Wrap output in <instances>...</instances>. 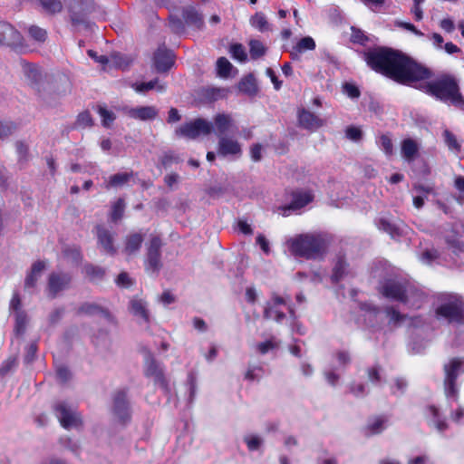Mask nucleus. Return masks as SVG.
<instances>
[{
	"mask_svg": "<svg viewBox=\"0 0 464 464\" xmlns=\"http://www.w3.org/2000/svg\"><path fill=\"white\" fill-rule=\"evenodd\" d=\"M364 61L375 72L400 83L415 86L442 102L464 106V98L452 76L442 75L430 82H422L431 76L430 70L400 52L387 47L370 49L364 53Z\"/></svg>",
	"mask_w": 464,
	"mask_h": 464,
	"instance_id": "1",
	"label": "nucleus"
},
{
	"mask_svg": "<svg viewBox=\"0 0 464 464\" xmlns=\"http://www.w3.org/2000/svg\"><path fill=\"white\" fill-rule=\"evenodd\" d=\"M382 294L390 299L408 304L411 307L420 308L425 296L410 284L399 280L391 279L384 283Z\"/></svg>",
	"mask_w": 464,
	"mask_h": 464,
	"instance_id": "2",
	"label": "nucleus"
},
{
	"mask_svg": "<svg viewBox=\"0 0 464 464\" xmlns=\"http://www.w3.org/2000/svg\"><path fill=\"white\" fill-rule=\"evenodd\" d=\"M290 251L297 256L316 258L325 248V242L319 235H299L287 241Z\"/></svg>",
	"mask_w": 464,
	"mask_h": 464,
	"instance_id": "3",
	"label": "nucleus"
},
{
	"mask_svg": "<svg viewBox=\"0 0 464 464\" xmlns=\"http://www.w3.org/2000/svg\"><path fill=\"white\" fill-rule=\"evenodd\" d=\"M439 302L435 309L438 320H442L449 324L464 323V308L461 302L456 296L443 295L440 297Z\"/></svg>",
	"mask_w": 464,
	"mask_h": 464,
	"instance_id": "4",
	"label": "nucleus"
},
{
	"mask_svg": "<svg viewBox=\"0 0 464 464\" xmlns=\"http://www.w3.org/2000/svg\"><path fill=\"white\" fill-rule=\"evenodd\" d=\"M53 409L63 428L70 430L82 425V417L73 405L65 401H58L53 404Z\"/></svg>",
	"mask_w": 464,
	"mask_h": 464,
	"instance_id": "5",
	"label": "nucleus"
},
{
	"mask_svg": "<svg viewBox=\"0 0 464 464\" xmlns=\"http://www.w3.org/2000/svg\"><path fill=\"white\" fill-rule=\"evenodd\" d=\"M213 131L212 122L198 118L192 121L182 124L176 130V135L195 140L200 135H208Z\"/></svg>",
	"mask_w": 464,
	"mask_h": 464,
	"instance_id": "6",
	"label": "nucleus"
},
{
	"mask_svg": "<svg viewBox=\"0 0 464 464\" xmlns=\"http://www.w3.org/2000/svg\"><path fill=\"white\" fill-rule=\"evenodd\" d=\"M162 242L159 237H152L147 246L145 267L149 273L158 274L162 266L160 248Z\"/></svg>",
	"mask_w": 464,
	"mask_h": 464,
	"instance_id": "7",
	"label": "nucleus"
},
{
	"mask_svg": "<svg viewBox=\"0 0 464 464\" xmlns=\"http://www.w3.org/2000/svg\"><path fill=\"white\" fill-rule=\"evenodd\" d=\"M73 25L84 24L86 16L93 7L92 0H65Z\"/></svg>",
	"mask_w": 464,
	"mask_h": 464,
	"instance_id": "8",
	"label": "nucleus"
},
{
	"mask_svg": "<svg viewBox=\"0 0 464 464\" xmlns=\"http://www.w3.org/2000/svg\"><path fill=\"white\" fill-rule=\"evenodd\" d=\"M217 153L223 158L237 160L243 153L242 145L231 136H220L218 141Z\"/></svg>",
	"mask_w": 464,
	"mask_h": 464,
	"instance_id": "9",
	"label": "nucleus"
},
{
	"mask_svg": "<svg viewBox=\"0 0 464 464\" xmlns=\"http://www.w3.org/2000/svg\"><path fill=\"white\" fill-rule=\"evenodd\" d=\"M72 282V276L66 272H52L48 276L47 295L55 298L61 292L67 290Z\"/></svg>",
	"mask_w": 464,
	"mask_h": 464,
	"instance_id": "10",
	"label": "nucleus"
},
{
	"mask_svg": "<svg viewBox=\"0 0 464 464\" xmlns=\"http://www.w3.org/2000/svg\"><path fill=\"white\" fill-rule=\"evenodd\" d=\"M464 364V361L459 358L452 359L449 364H446L445 369V393L448 398L455 397L457 395V388L455 381L458 378L460 369Z\"/></svg>",
	"mask_w": 464,
	"mask_h": 464,
	"instance_id": "11",
	"label": "nucleus"
},
{
	"mask_svg": "<svg viewBox=\"0 0 464 464\" xmlns=\"http://www.w3.org/2000/svg\"><path fill=\"white\" fill-rule=\"evenodd\" d=\"M145 375L151 378L156 386L160 387L165 392L168 391V382L164 376V371L160 363L156 362L150 353L145 355Z\"/></svg>",
	"mask_w": 464,
	"mask_h": 464,
	"instance_id": "12",
	"label": "nucleus"
},
{
	"mask_svg": "<svg viewBox=\"0 0 464 464\" xmlns=\"http://www.w3.org/2000/svg\"><path fill=\"white\" fill-rule=\"evenodd\" d=\"M285 309L289 310L290 314H293V311L287 306L285 299L278 295H275L266 304L264 311V317L281 323L285 317Z\"/></svg>",
	"mask_w": 464,
	"mask_h": 464,
	"instance_id": "13",
	"label": "nucleus"
},
{
	"mask_svg": "<svg viewBox=\"0 0 464 464\" xmlns=\"http://www.w3.org/2000/svg\"><path fill=\"white\" fill-rule=\"evenodd\" d=\"M10 310L12 314L14 316V334L16 336H22L24 334L26 330L28 316L21 308V300L17 293H14L11 299Z\"/></svg>",
	"mask_w": 464,
	"mask_h": 464,
	"instance_id": "14",
	"label": "nucleus"
},
{
	"mask_svg": "<svg viewBox=\"0 0 464 464\" xmlns=\"http://www.w3.org/2000/svg\"><path fill=\"white\" fill-rule=\"evenodd\" d=\"M21 44V34L10 24L0 22V45L17 47Z\"/></svg>",
	"mask_w": 464,
	"mask_h": 464,
	"instance_id": "15",
	"label": "nucleus"
},
{
	"mask_svg": "<svg viewBox=\"0 0 464 464\" xmlns=\"http://www.w3.org/2000/svg\"><path fill=\"white\" fill-rule=\"evenodd\" d=\"M129 310L137 319L139 324H149L150 322V314L148 309V303L141 297L134 296L130 301Z\"/></svg>",
	"mask_w": 464,
	"mask_h": 464,
	"instance_id": "16",
	"label": "nucleus"
},
{
	"mask_svg": "<svg viewBox=\"0 0 464 464\" xmlns=\"http://www.w3.org/2000/svg\"><path fill=\"white\" fill-rule=\"evenodd\" d=\"M96 234L98 245L102 250L110 256H115L117 254V247L114 245L115 233L102 226H97Z\"/></svg>",
	"mask_w": 464,
	"mask_h": 464,
	"instance_id": "17",
	"label": "nucleus"
},
{
	"mask_svg": "<svg viewBox=\"0 0 464 464\" xmlns=\"http://www.w3.org/2000/svg\"><path fill=\"white\" fill-rule=\"evenodd\" d=\"M153 63L158 72H165L174 64V54L170 50L160 47L154 53Z\"/></svg>",
	"mask_w": 464,
	"mask_h": 464,
	"instance_id": "18",
	"label": "nucleus"
},
{
	"mask_svg": "<svg viewBox=\"0 0 464 464\" xmlns=\"http://www.w3.org/2000/svg\"><path fill=\"white\" fill-rule=\"evenodd\" d=\"M297 118L299 126L309 130H315L324 124V120L304 108L298 111Z\"/></svg>",
	"mask_w": 464,
	"mask_h": 464,
	"instance_id": "19",
	"label": "nucleus"
},
{
	"mask_svg": "<svg viewBox=\"0 0 464 464\" xmlns=\"http://www.w3.org/2000/svg\"><path fill=\"white\" fill-rule=\"evenodd\" d=\"M389 426V419L385 416H374L370 418L363 427V434L366 437L379 435Z\"/></svg>",
	"mask_w": 464,
	"mask_h": 464,
	"instance_id": "20",
	"label": "nucleus"
},
{
	"mask_svg": "<svg viewBox=\"0 0 464 464\" xmlns=\"http://www.w3.org/2000/svg\"><path fill=\"white\" fill-rule=\"evenodd\" d=\"M113 412L122 422L130 419V408L125 392L120 391L115 394L113 399Z\"/></svg>",
	"mask_w": 464,
	"mask_h": 464,
	"instance_id": "21",
	"label": "nucleus"
},
{
	"mask_svg": "<svg viewBox=\"0 0 464 464\" xmlns=\"http://www.w3.org/2000/svg\"><path fill=\"white\" fill-rule=\"evenodd\" d=\"M127 116L131 119L140 121H151L154 120L159 113V111L154 106H139L135 108H126L124 110Z\"/></svg>",
	"mask_w": 464,
	"mask_h": 464,
	"instance_id": "22",
	"label": "nucleus"
},
{
	"mask_svg": "<svg viewBox=\"0 0 464 464\" xmlns=\"http://www.w3.org/2000/svg\"><path fill=\"white\" fill-rule=\"evenodd\" d=\"M314 199V195L309 190H296L292 194V200L290 204L284 208V215H287V210H298Z\"/></svg>",
	"mask_w": 464,
	"mask_h": 464,
	"instance_id": "23",
	"label": "nucleus"
},
{
	"mask_svg": "<svg viewBox=\"0 0 464 464\" xmlns=\"http://www.w3.org/2000/svg\"><path fill=\"white\" fill-rule=\"evenodd\" d=\"M213 130L218 138L227 136V132L233 130L234 121L231 115L227 113H218L214 119Z\"/></svg>",
	"mask_w": 464,
	"mask_h": 464,
	"instance_id": "24",
	"label": "nucleus"
},
{
	"mask_svg": "<svg viewBox=\"0 0 464 464\" xmlns=\"http://www.w3.org/2000/svg\"><path fill=\"white\" fill-rule=\"evenodd\" d=\"M45 269V263L44 261H36L32 265L31 270L27 274L24 280V289L32 292L35 288L38 280L40 279L44 270Z\"/></svg>",
	"mask_w": 464,
	"mask_h": 464,
	"instance_id": "25",
	"label": "nucleus"
},
{
	"mask_svg": "<svg viewBox=\"0 0 464 464\" xmlns=\"http://www.w3.org/2000/svg\"><path fill=\"white\" fill-rule=\"evenodd\" d=\"M419 260L422 264L428 266H431L434 264L443 265L444 263L448 262L446 256L438 249L435 248L425 249L421 254H420Z\"/></svg>",
	"mask_w": 464,
	"mask_h": 464,
	"instance_id": "26",
	"label": "nucleus"
},
{
	"mask_svg": "<svg viewBox=\"0 0 464 464\" xmlns=\"http://www.w3.org/2000/svg\"><path fill=\"white\" fill-rule=\"evenodd\" d=\"M143 236L140 233H132L126 237L123 253L128 256L136 255L143 242Z\"/></svg>",
	"mask_w": 464,
	"mask_h": 464,
	"instance_id": "27",
	"label": "nucleus"
},
{
	"mask_svg": "<svg viewBox=\"0 0 464 464\" xmlns=\"http://www.w3.org/2000/svg\"><path fill=\"white\" fill-rule=\"evenodd\" d=\"M23 73L30 84H36L41 79V72L37 65L21 61Z\"/></svg>",
	"mask_w": 464,
	"mask_h": 464,
	"instance_id": "28",
	"label": "nucleus"
},
{
	"mask_svg": "<svg viewBox=\"0 0 464 464\" xmlns=\"http://www.w3.org/2000/svg\"><path fill=\"white\" fill-rule=\"evenodd\" d=\"M427 417L430 425H433L438 431L443 432L447 430L448 424L445 419L440 414L439 410L435 406H429L427 409Z\"/></svg>",
	"mask_w": 464,
	"mask_h": 464,
	"instance_id": "29",
	"label": "nucleus"
},
{
	"mask_svg": "<svg viewBox=\"0 0 464 464\" xmlns=\"http://www.w3.org/2000/svg\"><path fill=\"white\" fill-rule=\"evenodd\" d=\"M132 88L135 92L143 93L150 90H156L158 92H164L166 91V84L160 81L159 78H155L147 82H136L132 84Z\"/></svg>",
	"mask_w": 464,
	"mask_h": 464,
	"instance_id": "30",
	"label": "nucleus"
},
{
	"mask_svg": "<svg viewBox=\"0 0 464 464\" xmlns=\"http://www.w3.org/2000/svg\"><path fill=\"white\" fill-rule=\"evenodd\" d=\"M78 313L87 315L99 314L106 318L110 316L108 310L96 303H83L79 307Z\"/></svg>",
	"mask_w": 464,
	"mask_h": 464,
	"instance_id": "31",
	"label": "nucleus"
},
{
	"mask_svg": "<svg viewBox=\"0 0 464 464\" xmlns=\"http://www.w3.org/2000/svg\"><path fill=\"white\" fill-rule=\"evenodd\" d=\"M229 91L225 88L207 87L201 90V96L207 102H215L227 96Z\"/></svg>",
	"mask_w": 464,
	"mask_h": 464,
	"instance_id": "32",
	"label": "nucleus"
},
{
	"mask_svg": "<svg viewBox=\"0 0 464 464\" xmlns=\"http://www.w3.org/2000/svg\"><path fill=\"white\" fill-rule=\"evenodd\" d=\"M315 42L310 36L303 37L298 41L295 46H294L293 51L291 52V55L293 59H297L299 53H302L305 51H312L315 48Z\"/></svg>",
	"mask_w": 464,
	"mask_h": 464,
	"instance_id": "33",
	"label": "nucleus"
},
{
	"mask_svg": "<svg viewBox=\"0 0 464 464\" xmlns=\"http://www.w3.org/2000/svg\"><path fill=\"white\" fill-rule=\"evenodd\" d=\"M183 18L188 25L200 28L203 25V18L201 14L192 6H188L183 10Z\"/></svg>",
	"mask_w": 464,
	"mask_h": 464,
	"instance_id": "34",
	"label": "nucleus"
},
{
	"mask_svg": "<svg viewBox=\"0 0 464 464\" xmlns=\"http://www.w3.org/2000/svg\"><path fill=\"white\" fill-rule=\"evenodd\" d=\"M40 6L43 9V12L54 15L60 14L63 9V5L62 0H37Z\"/></svg>",
	"mask_w": 464,
	"mask_h": 464,
	"instance_id": "35",
	"label": "nucleus"
},
{
	"mask_svg": "<svg viewBox=\"0 0 464 464\" xmlns=\"http://www.w3.org/2000/svg\"><path fill=\"white\" fill-rule=\"evenodd\" d=\"M418 150L417 142L411 139H406L401 143V155L407 161L413 160Z\"/></svg>",
	"mask_w": 464,
	"mask_h": 464,
	"instance_id": "36",
	"label": "nucleus"
},
{
	"mask_svg": "<svg viewBox=\"0 0 464 464\" xmlns=\"http://www.w3.org/2000/svg\"><path fill=\"white\" fill-rule=\"evenodd\" d=\"M132 177V172L117 173L110 177L108 182L105 184V188L122 187L128 183Z\"/></svg>",
	"mask_w": 464,
	"mask_h": 464,
	"instance_id": "37",
	"label": "nucleus"
},
{
	"mask_svg": "<svg viewBox=\"0 0 464 464\" xmlns=\"http://www.w3.org/2000/svg\"><path fill=\"white\" fill-rule=\"evenodd\" d=\"M249 451H258L264 445V439L262 436L255 433L246 434L243 438Z\"/></svg>",
	"mask_w": 464,
	"mask_h": 464,
	"instance_id": "38",
	"label": "nucleus"
},
{
	"mask_svg": "<svg viewBox=\"0 0 464 464\" xmlns=\"http://www.w3.org/2000/svg\"><path fill=\"white\" fill-rule=\"evenodd\" d=\"M443 138L444 142L449 148L450 150H451L454 153H459L461 150V145L457 140V137L449 130H445L443 131Z\"/></svg>",
	"mask_w": 464,
	"mask_h": 464,
	"instance_id": "39",
	"label": "nucleus"
},
{
	"mask_svg": "<svg viewBox=\"0 0 464 464\" xmlns=\"http://www.w3.org/2000/svg\"><path fill=\"white\" fill-rule=\"evenodd\" d=\"M250 24L260 32L269 30V24L263 13H256L250 18Z\"/></svg>",
	"mask_w": 464,
	"mask_h": 464,
	"instance_id": "40",
	"label": "nucleus"
},
{
	"mask_svg": "<svg viewBox=\"0 0 464 464\" xmlns=\"http://www.w3.org/2000/svg\"><path fill=\"white\" fill-rule=\"evenodd\" d=\"M233 68V65L230 62L225 58L220 57L217 61V71L218 74L222 78H227L230 75V72Z\"/></svg>",
	"mask_w": 464,
	"mask_h": 464,
	"instance_id": "41",
	"label": "nucleus"
},
{
	"mask_svg": "<svg viewBox=\"0 0 464 464\" xmlns=\"http://www.w3.org/2000/svg\"><path fill=\"white\" fill-rule=\"evenodd\" d=\"M124 209H125V202L122 198H119L111 206V221L117 222L118 220H120L123 216Z\"/></svg>",
	"mask_w": 464,
	"mask_h": 464,
	"instance_id": "42",
	"label": "nucleus"
},
{
	"mask_svg": "<svg viewBox=\"0 0 464 464\" xmlns=\"http://www.w3.org/2000/svg\"><path fill=\"white\" fill-rule=\"evenodd\" d=\"M378 228L387 234L392 238H395L400 235L398 227L387 219L381 218L377 223Z\"/></svg>",
	"mask_w": 464,
	"mask_h": 464,
	"instance_id": "43",
	"label": "nucleus"
},
{
	"mask_svg": "<svg viewBox=\"0 0 464 464\" xmlns=\"http://www.w3.org/2000/svg\"><path fill=\"white\" fill-rule=\"evenodd\" d=\"M239 91L244 93H254L256 92L255 79L252 75L243 78L238 84Z\"/></svg>",
	"mask_w": 464,
	"mask_h": 464,
	"instance_id": "44",
	"label": "nucleus"
},
{
	"mask_svg": "<svg viewBox=\"0 0 464 464\" xmlns=\"http://www.w3.org/2000/svg\"><path fill=\"white\" fill-rule=\"evenodd\" d=\"M249 52L252 59H257L266 53V47L258 40H251L249 42Z\"/></svg>",
	"mask_w": 464,
	"mask_h": 464,
	"instance_id": "45",
	"label": "nucleus"
},
{
	"mask_svg": "<svg viewBox=\"0 0 464 464\" xmlns=\"http://www.w3.org/2000/svg\"><path fill=\"white\" fill-rule=\"evenodd\" d=\"M98 112L102 118V125L106 128H109L116 119L114 112L107 110L105 106L100 105Z\"/></svg>",
	"mask_w": 464,
	"mask_h": 464,
	"instance_id": "46",
	"label": "nucleus"
},
{
	"mask_svg": "<svg viewBox=\"0 0 464 464\" xmlns=\"http://www.w3.org/2000/svg\"><path fill=\"white\" fill-rule=\"evenodd\" d=\"M279 342L276 338H271L256 344V351L261 354H266L270 351L277 349Z\"/></svg>",
	"mask_w": 464,
	"mask_h": 464,
	"instance_id": "47",
	"label": "nucleus"
},
{
	"mask_svg": "<svg viewBox=\"0 0 464 464\" xmlns=\"http://www.w3.org/2000/svg\"><path fill=\"white\" fill-rule=\"evenodd\" d=\"M15 129L16 126L12 121L0 120V140H4L12 135Z\"/></svg>",
	"mask_w": 464,
	"mask_h": 464,
	"instance_id": "48",
	"label": "nucleus"
},
{
	"mask_svg": "<svg viewBox=\"0 0 464 464\" xmlns=\"http://www.w3.org/2000/svg\"><path fill=\"white\" fill-rule=\"evenodd\" d=\"M28 33L34 40L40 43L44 42L47 37V32L37 25H31L28 28Z\"/></svg>",
	"mask_w": 464,
	"mask_h": 464,
	"instance_id": "49",
	"label": "nucleus"
},
{
	"mask_svg": "<svg viewBox=\"0 0 464 464\" xmlns=\"http://www.w3.org/2000/svg\"><path fill=\"white\" fill-rule=\"evenodd\" d=\"M230 53L234 59L239 62H245L247 57L244 46L240 44H232L230 47Z\"/></svg>",
	"mask_w": 464,
	"mask_h": 464,
	"instance_id": "50",
	"label": "nucleus"
},
{
	"mask_svg": "<svg viewBox=\"0 0 464 464\" xmlns=\"http://www.w3.org/2000/svg\"><path fill=\"white\" fill-rule=\"evenodd\" d=\"M361 309L364 313L363 315L365 317L368 316L371 323L372 319L376 318L377 315L380 314V309L371 303L362 304Z\"/></svg>",
	"mask_w": 464,
	"mask_h": 464,
	"instance_id": "51",
	"label": "nucleus"
},
{
	"mask_svg": "<svg viewBox=\"0 0 464 464\" xmlns=\"http://www.w3.org/2000/svg\"><path fill=\"white\" fill-rule=\"evenodd\" d=\"M345 269H346L345 262L343 260L340 259L336 263V265L334 268L333 275H332V281L334 283L339 282L343 278Z\"/></svg>",
	"mask_w": 464,
	"mask_h": 464,
	"instance_id": "52",
	"label": "nucleus"
},
{
	"mask_svg": "<svg viewBox=\"0 0 464 464\" xmlns=\"http://www.w3.org/2000/svg\"><path fill=\"white\" fill-rule=\"evenodd\" d=\"M334 358L339 367H345L351 362V355L344 350L337 351L334 353Z\"/></svg>",
	"mask_w": 464,
	"mask_h": 464,
	"instance_id": "53",
	"label": "nucleus"
},
{
	"mask_svg": "<svg viewBox=\"0 0 464 464\" xmlns=\"http://www.w3.org/2000/svg\"><path fill=\"white\" fill-rule=\"evenodd\" d=\"M84 271L86 275L93 280L102 278L105 274V270L103 268L92 265L85 266Z\"/></svg>",
	"mask_w": 464,
	"mask_h": 464,
	"instance_id": "54",
	"label": "nucleus"
},
{
	"mask_svg": "<svg viewBox=\"0 0 464 464\" xmlns=\"http://www.w3.org/2000/svg\"><path fill=\"white\" fill-rule=\"evenodd\" d=\"M368 379L373 384L379 385L382 382V369L379 366H373L367 370Z\"/></svg>",
	"mask_w": 464,
	"mask_h": 464,
	"instance_id": "55",
	"label": "nucleus"
},
{
	"mask_svg": "<svg viewBox=\"0 0 464 464\" xmlns=\"http://www.w3.org/2000/svg\"><path fill=\"white\" fill-rule=\"evenodd\" d=\"M386 314L390 319V323L398 325L401 324V322L405 319V316L401 314L395 308L387 307Z\"/></svg>",
	"mask_w": 464,
	"mask_h": 464,
	"instance_id": "56",
	"label": "nucleus"
},
{
	"mask_svg": "<svg viewBox=\"0 0 464 464\" xmlns=\"http://www.w3.org/2000/svg\"><path fill=\"white\" fill-rule=\"evenodd\" d=\"M447 244L449 250L455 256H459L460 253L464 252L462 244L457 239H447Z\"/></svg>",
	"mask_w": 464,
	"mask_h": 464,
	"instance_id": "57",
	"label": "nucleus"
},
{
	"mask_svg": "<svg viewBox=\"0 0 464 464\" xmlns=\"http://www.w3.org/2000/svg\"><path fill=\"white\" fill-rule=\"evenodd\" d=\"M76 124L79 127L92 126V119L91 117V114L88 111H83L80 113L77 117Z\"/></svg>",
	"mask_w": 464,
	"mask_h": 464,
	"instance_id": "58",
	"label": "nucleus"
},
{
	"mask_svg": "<svg viewBox=\"0 0 464 464\" xmlns=\"http://www.w3.org/2000/svg\"><path fill=\"white\" fill-rule=\"evenodd\" d=\"M36 352H37V343H31L26 348V352H25V355H24V362L26 363L33 362L35 358Z\"/></svg>",
	"mask_w": 464,
	"mask_h": 464,
	"instance_id": "59",
	"label": "nucleus"
},
{
	"mask_svg": "<svg viewBox=\"0 0 464 464\" xmlns=\"http://www.w3.org/2000/svg\"><path fill=\"white\" fill-rule=\"evenodd\" d=\"M407 387V382L402 378H397L394 382V385L392 386V392L393 394H401L404 392Z\"/></svg>",
	"mask_w": 464,
	"mask_h": 464,
	"instance_id": "60",
	"label": "nucleus"
},
{
	"mask_svg": "<svg viewBox=\"0 0 464 464\" xmlns=\"http://www.w3.org/2000/svg\"><path fill=\"white\" fill-rule=\"evenodd\" d=\"M379 142H380L381 148L387 155H390L392 153V143L391 139L388 136H386V135L381 136Z\"/></svg>",
	"mask_w": 464,
	"mask_h": 464,
	"instance_id": "61",
	"label": "nucleus"
},
{
	"mask_svg": "<svg viewBox=\"0 0 464 464\" xmlns=\"http://www.w3.org/2000/svg\"><path fill=\"white\" fill-rule=\"evenodd\" d=\"M346 137L353 140V141H358L362 138V130L359 128L356 127H349L346 130Z\"/></svg>",
	"mask_w": 464,
	"mask_h": 464,
	"instance_id": "62",
	"label": "nucleus"
},
{
	"mask_svg": "<svg viewBox=\"0 0 464 464\" xmlns=\"http://www.w3.org/2000/svg\"><path fill=\"white\" fill-rule=\"evenodd\" d=\"M262 369L260 367H250L246 372V379L249 381H258L261 378Z\"/></svg>",
	"mask_w": 464,
	"mask_h": 464,
	"instance_id": "63",
	"label": "nucleus"
},
{
	"mask_svg": "<svg viewBox=\"0 0 464 464\" xmlns=\"http://www.w3.org/2000/svg\"><path fill=\"white\" fill-rule=\"evenodd\" d=\"M116 284L121 287H129L132 285V281L127 273L122 272L117 276Z\"/></svg>",
	"mask_w": 464,
	"mask_h": 464,
	"instance_id": "64",
	"label": "nucleus"
}]
</instances>
